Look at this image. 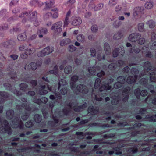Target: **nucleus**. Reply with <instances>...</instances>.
I'll use <instances>...</instances> for the list:
<instances>
[{
    "label": "nucleus",
    "instance_id": "obj_49",
    "mask_svg": "<svg viewBox=\"0 0 156 156\" xmlns=\"http://www.w3.org/2000/svg\"><path fill=\"white\" fill-rule=\"evenodd\" d=\"M122 9L120 5L116 6L115 8V11L117 12L120 11Z\"/></svg>",
    "mask_w": 156,
    "mask_h": 156
},
{
    "label": "nucleus",
    "instance_id": "obj_37",
    "mask_svg": "<svg viewBox=\"0 0 156 156\" xmlns=\"http://www.w3.org/2000/svg\"><path fill=\"white\" fill-rule=\"evenodd\" d=\"M29 66L31 67V69L34 70L36 69L37 66L36 63H31L29 65Z\"/></svg>",
    "mask_w": 156,
    "mask_h": 156
},
{
    "label": "nucleus",
    "instance_id": "obj_47",
    "mask_svg": "<svg viewBox=\"0 0 156 156\" xmlns=\"http://www.w3.org/2000/svg\"><path fill=\"white\" fill-rule=\"evenodd\" d=\"M69 23V21L68 20V18L67 17H66V18L64 22L63 26H67L68 25Z\"/></svg>",
    "mask_w": 156,
    "mask_h": 156
},
{
    "label": "nucleus",
    "instance_id": "obj_3",
    "mask_svg": "<svg viewBox=\"0 0 156 156\" xmlns=\"http://www.w3.org/2000/svg\"><path fill=\"white\" fill-rule=\"evenodd\" d=\"M147 65L148 67L147 68L145 67L144 69H147L148 70V73H149L150 75V78L151 81L152 82L155 81L156 79L155 78V76H153V75L154 74H155L156 73V69L154 70L153 72H151L152 71H150L151 67L150 66V63L149 62H147L145 63V65Z\"/></svg>",
    "mask_w": 156,
    "mask_h": 156
},
{
    "label": "nucleus",
    "instance_id": "obj_43",
    "mask_svg": "<svg viewBox=\"0 0 156 156\" xmlns=\"http://www.w3.org/2000/svg\"><path fill=\"white\" fill-rule=\"evenodd\" d=\"M31 3L32 5H35V6H40V5H39V2L37 1L36 0H33L31 2Z\"/></svg>",
    "mask_w": 156,
    "mask_h": 156
},
{
    "label": "nucleus",
    "instance_id": "obj_12",
    "mask_svg": "<svg viewBox=\"0 0 156 156\" xmlns=\"http://www.w3.org/2000/svg\"><path fill=\"white\" fill-rule=\"evenodd\" d=\"M143 8L141 7H136L134 9V15L135 16H139L141 15L143 11Z\"/></svg>",
    "mask_w": 156,
    "mask_h": 156
},
{
    "label": "nucleus",
    "instance_id": "obj_4",
    "mask_svg": "<svg viewBox=\"0 0 156 156\" xmlns=\"http://www.w3.org/2000/svg\"><path fill=\"white\" fill-rule=\"evenodd\" d=\"M63 24L62 22L61 21L55 23L51 27L52 30H54L56 32L58 33L61 32L62 30L61 27Z\"/></svg>",
    "mask_w": 156,
    "mask_h": 156
},
{
    "label": "nucleus",
    "instance_id": "obj_7",
    "mask_svg": "<svg viewBox=\"0 0 156 156\" xmlns=\"http://www.w3.org/2000/svg\"><path fill=\"white\" fill-rule=\"evenodd\" d=\"M58 9L57 8H54L51 9L50 12L48 13L46 15L48 16H51L53 18H57L58 16Z\"/></svg>",
    "mask_w": 156,
    "mask_h": 156
},
{
    "label": "nucleus",
    "instance_id": "obj_13",
    "mask_svg": "<svg viewBox=\"0 0 156 156\" xmlns=\"http://www.w3.org/2000/svg\"><path fill=\"white\" fill-rule=\"evenodd\" d=\"M82 23V20L80 18L76 17L75 18L72 22V24L74 26H76Z\"/></svg>",
    "mask_w": 156,
    "mask_h": 156
},
{
    "label": "nucleus",
    "instance_id": "obj_6",
    "mask_svg": "<svg viewBox=\"0 0 156 156\" xmlns=\"http://www.w3.org/2000/svg\"><path fill=\"white\" fill-rule=\"evenodd\" d=\"M118 82L116 83L114 85V87L118 89L122 86V84L124 83L125 82V79L123 77L119 76L117 78Z\"/></svg>",
    "mask_w": 156,
    "mask_h": 156
},
{
    "label": "nucleus",
    "instance_id": "obj_19",
    "mask_svg": "<svg viewBox=\"0 0 156 156\" xmlns=\"http://www.w3.org/2000/svg\"><path fill=\"white\" fill-rule=\"evenodd\" d=\"M93 109V106H90L89 107L88 110V112L91 113V114L92 115L97 113L98 112V110L95 109L94 110Z\"/></svg>",
    "mask_w": 156,
    "mask_h": 156
},
{
    "label": "nucleus",
    "instance_id": "obj_54",
    "mask_svg": "<svg viewBox=\"0 0 156 156\" xmlns=\"http://www.w3.org/2000/svg\"><path fill=\"white\" fill-rule=\"evenodd\" d=\"M92 97L94 98L97 101H101L102 100V99L101 98H98L97 97V96L96 95H95L94 94H92Z\"/></svg>",
    "mask_w": 156,
    "mask_h": 156
},
{
    "label": "nucleus",
    "instance_id": "obj_63",
    "mask_svg": "<svg viewBox=\"0 0 156 156\" xmlns=\"http://www.w3.org/2000/svg\"><path fill=\"white\" fill-rule=\"evenodd\" d=\"M104 72L103 71H101L100 73H98L97 74V76H98L99 77H101L102 76L104 75Z\"/></svg>",
    "mask_w": 156,
    "mask_h": 156
},
{
    "label": "nucleus",
    "instance_id": "obj_64",
    "mask_svg": "<svg viewBox=\"0 0 156 156\" xmlns=\"http://www.w3.org/2000/svg\"><path fill=\"white\" fill-rule=\"evenodd\" d=\"M114 25L115 27H117L120 25V24L118 22L115 21L114 23Z\"/></svg>",
    "mask_w": 156,
    "mask_h": 156
},
{
    "label": "nucleus",
    "instance_id": "obj_14",
    "mask_svg": "<svg viewBox=\"0 0 156 156\" xmlns=\"http://www.w3.org/2000/svg\"><path fill=\"white\" fill-rule=\"evenodd\" d=\"M33 101L35 103L40 104L41 103V102L43 103H46L48 101V99L45 97L42 98L40 100L38 99L37 100L36 99L34 98L33 100Z\"/></svg>",
    "mask_w": 156,
    "mask_h": 156
},
{
    "label": "nucleus",
    "instance_id": "obj_18",
    "mask_svg": "<svg viewBox=\"0 0 156 156\" xmlns=\"http://www.w3.org/2000/svg\"><path fill=\"white\" fill-rule=\"evenodd\" d=\"M130 90V88L129 87H127L126 88H125L123 90V93H125L126 94V96L124 98L123 101H126V100H127L128 98V93L129 92V91Z\"/></svg>",
    "mask_w": 156,
    "mask_h": 156
},
{
    "label": "nucleus",
    "instance_id": "obj_58",
    "mask_svg": "<svg viewBox=\"0 0 156 156\" xmlns=\"http://www.w3.org/2000/svg\"><path fill=\"white\" fill-rule=\"evenodd\" d=\"M148 49L147 47L145 46L143 47L141 50V51L143 53L145 52L146 51H147Z\"/></svg>",
    "mask_w": 156,
    "mask_h": 156
},
{
    "label": "nucleus",
    "instance_id": "obj_42",
    "mask_svg": "<svg viewBox=\"0 0 156 156\" xmlns=\"http://www.w3.org/2000/svg\"><path fill=\"white\" fill-rule=\"evenodd\" d=\"M20 87L21 90H25L26 88L27 87V84L24 83L21 84L20 85Z\"/></svg>",
    "mask_w": 156,
    "mask_h": 156
},
{
    "label": "nucleus",
    "instance_id": "obj_29",
    "mask_svg": "<svg viewBox=\"0 0 156 156\" xmlns=\"http://www.w3.org/2000/svg\"><path fill=\"white\" fill-rule=\"evenodd\" d=\"M151 28H153L155 26V24L154 22L151 20L148 21L146 23Z\"/></svg>",
    "mask_w": 156,
    "mask_h": 156
},
{
    "label": "nucleus",
    "instance_id": "obj_46",
    "mask_svg": "<svg viewBox=\"0 0 156 156\" xmlns=\"http://www.w3.org/2000/svg\"><path fill=\"white\" fill-rule=\"evenodd\" d=\"M97 58L99 60H101L102 59H104V57L103 54H98L97 55Z\"/></svg>",
    "mask_w": 156,
    "mask_h": 156
},
{
    "label": "nucleus",
    "instance_id": "obj_51",
    "mask_svg": "<svg viewBox=\"0 0 156 156\" xmlns=\"http://www.w3.org/2000/svg\"><path fill=\"white\" fill-rule=\"evenodd\" d=\"M8 27V25L7 24H4L2 26L0 27V29L1 30H4L6 29Z\"/></svg>",
    "mask_w": 156,
    "mask_h": 156
},
{
    "label": "nucleus",
    "instance_id": "obj_22",
    "mask_svg": "<svg viewBox=\"0 0 156 156\" xmlns=\"http://www.w3.org/2000/svg\"><path fill=\"white\" fill-rule=\"evenodd\" d=\"M104 48L106 54L108 55L110 53V52L109 51L110 50V46L108 43H105L104 44Z\"/></svg>",
    "mask_w": 156,
    "mask_h": 156
},
{
    "label": "nucleus",
    "instance_id": "obj_27",
    "mask_svg": "<svg viewBox=\"0 0 156 156\" xmlns=\"http://www.w3.org/2000/svg\"><path fill=\"white\" fill-rule=\"evenodd\" d=\"M77 39L80 42H82L84 41L85 37L83 34H80L77 36Z\"/></svg>",
    "mask_w": 156,
    "mask_h": 156
},
{
    "label": "nucleus",
    "instance_id": "obj_44",
    "mask_svg": "<svg viewBox=\"0 0 156 156\" xmlns=\"http://www.w3.org/2000/svg\"><path fill=\"white\" fill-rule=\"evenodd\" d=\"M51 3V2H47L46 3V7L44 9L45 10H47L50 9V8L51 7V6L50 5Z\"/></svg>",
    "mask_w": 156,
    "mask_h": 156
},
{
    "label": "nucleus",
    "instance_id": "obj_2",
    "mask_svg": "<svg viewBox=\"0 0 156 156\" xmlns=\"http://www.w3.org/2000/svg\"><path fill=\"white\" fill-rule=\"evenodd\" d=\"M53 51L54 48L53 47H47L41 51L39 52L37 54V56L39 57H42L52 53Z\"/></svg>",
    "mask_w": 156,
    "mask_h": 156
},
{
    "label": "nucleus",
    "instance_id": "obj_35",
    "mask_svg": "<svg viewBox=\"0 0 156 156\" xmlns=\"http://www.w3.org/2000/svg\"><path fill=\"white\" fill-rule=\"evenodd\" d=\"M117 3V0H110L109 3V5L111 6H113Z\"/></svg>",
    "mask_w": 156,
    "mask_h": 156
},
{
    "label": "nucleus",
    "instance_id": "obj_31",
    "mask_svg": "<svg viewBox=\"0 0 156 156\" xmlns=\"http://www.w3.org/2000/svg\"><path fill=\"white\" fill-rule=\"evenodd\" d=\"M67 83L66 81L63 79L59 81L58 83V88L59 89L61 86L65 85L67 84Z\"/></svg>",
    "mask_w": 156,
    "mask_h": 156
},
{
    "label": "nucleus",
    "instance_id": "obj_61",
    "mask_svg": "<svg viewBox=\"0 0 156 156\" xmlns=\"http://www.w3.org/2000/svg\"><path fill=\"white\" fill-rule=\"evenodd\" d=\"M152 48L153 50H156V41L154 42L152 44Z\"/></svg>",
    "mask_w": 156,
    "mask_h": 156
},
{
    "label": "nucleus",
    "instance_id": "obj_16",
    "mask_svg": "<svg viewBox=\"0 0 156 156\" xmlns=\"http://www.w3.org/2000/svg\"><path fill=\"white\" fill-rule=\"evenodd\" d=\"M73 105H74V104H71V105H70L69 107L71 109H73L76 112H79L82 111V110H81L82 107H83L85 105H83L81 106L75 107L74 106H73Z\"/></svg>",
    "mask_w": 156,
    "mask_h": 156
},
{
    "label": "nucleus",
    "instance_id": "obj_5",
    "mask_svg": "<svg viewBox=\"0 0 156 156\" xmlns=\"http://www.w3.org/2000/svg\"><path fill=\"white\" fill-rule=\"evenodd\" d=\"M4 125H5V127H2V130L1 129V128H0V130L1 131V133H7L8 134H10L12 133V131L11 129L9 127V124L7 123L6 121H5L4 122Z\"/></svg>",
    "mask_w": 156,
    "mask_h": 156
},
{
    "label": "nucleus",
    "instance_id": "obj_50",
    "mask_svg": "<svg viewBox=\"0 0 156 156\" xmlns=\"http://www.w3.org/2000/svg\"><path fill=\"white\" fill-rule=\"evenodd\" d=\"M145 39L144 38H140L138 40V42L140 44H143L145 42Z\"/></svg>",
    "mask_w": 156,
    "mask_h": 156
},
{
    "label": "nucleus",
    "instance_id": "obj_55",
    "mask_svg": "<svg viewBox=\"0 0 156 156\" xmlns=\"http://www.w3.org/2000/svg\"><path fill=\"white\" fill-rule=\"evenodd\" d=\"M149 121L152 122H156V115L154 116L151 117L149 119Z\"/></svg>",
    "mask_w": 156,
    "mask_h": 156
},
{
    "label": "nucleus",
    "instance_id": "obj_33",
    "mask_svg": "<svg viewBox=\"0 0 156 156\" xmlns=\"http://www.w3.org/2000/svg\"><path fill=\"white\" fill-rule=\"evenodd\" d=\"M103 7V5L102 4H99L96 6H95L94 10V11H97L100 10Z\"/></svg>",
    "mask_w": 156,
    "mask_h": 156
},
{
    "label": "nucleus",
    "instance_id": "obj_8",
    "mask_svg": "<svg viewBox=\"0 0 156 156\" xmlns=\"http://www.w3.org/2000/svg\"><path fill=\"white\" fill-rule=\"evenodd\" d=\"M13 125H12V127L16 128L18 127H20V128H22L23 126V124L22 122L21 121H19L18 118H15V119H14V121H12Z\"/></svg>",
    "mask_w": 156,
    "mask_h": 156
},
{
    "label": "nucleus",
    "instance_id": "obj_20",
    "mask_svg": "<svg viewBox=\"0 0 156 156\" xmlns=\"http://www.w3.org/2000/svg\"><path fill=\"white\" fill-rule=\"evenodd\" d=\"M46 88H45V86H41V90L39 91V93L41 95H44L46 94L48 92L46 90Z\"/></svg>",
    "mask_w": 156,
    "mask_h": 156
},
{
    "label": "nucleus",
    "instance_id": "obj_34",
    "mask_svg": "<svg viewBox=\"0 0 156 156\" xmlns=\"http://www.w3.org/2000/svg\"><path fill=\"white\" fill-rule=\"evenodd\" d=\"M76 0H69L67 1L66 4L67 6L70 7L73 4L75 3Z\"/></svg>",
    "mask_w": 156,
    "mask_h": 156
},
{
    "label": "nucleus",
    "instance_id": "obj_60",
    "mask_svg": "<svg viewBox=\"0 0 156 156\" xmlns=\"http://www.w3.org/2000/svg\"><path fill=\"white\" fill-rule=\"evenodd\" d=\"M27 54L25 53L24 54H22L20 56L21 58L24 59L27 58Z\"/></svg>",
    "mask_w": 156,
    "mask_h": 156
},
{
    "label": "nucleus",
    "instance_id": "obj_28",
    "mask_svg": "<svg viewBox=\"0 0 156 156\" xmlns=\"http://www.w3.org/2000/svg\"><path fill=\"white\" fill-rule=\"evenodd\" d=\"M72 71V68L70 66H66L65 68L64 72L67 74L70 73Z\"/></svg>",
    "mask_w": 156,
    "mask_h": 156
},
{
    "label": "nucleus",
    "instance_id": "obj_26",
    "mask_svg": "<svg viewBox=\"0 0 156 156\" xmlns=\"http://www.w3.org/2000/svg\"><path fill=\"white\" fill-rule=\"evenodd\" d=\"M34 119L36 122H39L41 120V116L38 114L35 115L34 117Z\"/></svg>",
    "mask_w": 156,
    "mask_h": 156
},
{
    "label": "nucleus",
    "instance_id": "obj_32",
    "mask_svg": "<svg viewBox=\"0 0 156 156\" xmlns=\"http://www.w3.org/2000/svg\"><path fill=\"white\" fill-rule=\"evenodd\" d=\"M100 83L101 80L100 79L98 78L96 80L94 85V87L95 89L99 87Z\"/></svg>",
    "mask_w": 156,
    "mask_h": 156
},
{
    "label": "nucleus",
    "instance_id": "obj_9",
    "mask_svg": "<svg viewBox=\"0 0 156 156\" xmlns=\"http://www.w3.org/2000/svg\"><path fill=\"white\" fill-rule=\"evenodd\" d=\"M140 37V35L137 33L132 34L129 37L128 39L129 41L132 42L136 41L138 38Z\"/></svg>",
    "mask_w": 156,
    "mask_h": 156
},
{
    "label": "nucleus",
    "instance_id": "obj_57",
    "mask_svg": "<svg viewBox=\"0 0 156 156\" xmlns=\"http://www.w3.org/2000/svg\"><path fill=\"white\" fill-rule=\"evenodd\" d=\"M47 30L46 29H42L40 30V32L43 34H45L47 33Z\"/></svg>",
    "mask_w": 156,
    "mask_h": 156
},
{
    "label": "nucleus",
    "instance_id": "obj_48",
    "mask_svg": "<svg viewBox=\"0 0 156 156\" xmlns=\"http://www.w3.org/2000/svg\"><path fill=\"white\" fill-rule=\"evenodd\" d=\"M91 55L92 56H94L96 55V51L94 48H91L90 50Z\"/></svg>",
    "mask_w": 156,
    "mask_h": 156
},
{
    "label": "nucleus",
    "instance_id": "obj_23",
    "mask_svg": "<svg viewBox=\"0 0 156 156\" xmlns=\"http://www.w3.org/2000/svg\"><path fill=\"white\" fill-rule=\"evenodd\" d=\"M26 39V36L25 34H20L18 36V39L20 41H23Z\"/></svg>",
    "mask_w": 156,
    "mask_h": 156
},
{
    "label": "nucleus",
    "instance_id": "obj_36",
    "mask_svg": "<svg viewBox=\"0 0 156 156\" xmlns=\"http://www.w3.org/2000/svg\"><path fill=\"white\" fill-rule=\"evenodd\" d=\"M69 40H63L60 42V45L61 46H65L69 43Z\"/></svg>",
    "mask_w": 156,
    "mask_h": 156
},
{
    "label": "nucleus",
    "instance_id": "obj_38",
    "mask_svg": "<svg viewBox=\"0 0 156 156\" xmlns=\"http://www.w3.org/2000/svg\"><path fill=\"white\" fill-rule=\"evenodd\" d=\"M91 30L92 31L94 32H96L98 29V27L96 25H93L91 27Z\"/></svg>",
    "mask_w": 156,
    "mask_h": 156
},
{
    "label": "nucleus",
    "instance_id": "obj_59",
    "mask_svg": "<svg viewBox=\"0 0 156 156\" xmlns=\"http://www.w3.org/2000/svg\"><path fill=\"white\" fill-rule=\"evenodd\" d=\"M91 15V13L90 12H87L85 14L84 17L85 18H88Z\"/></svg>",
    "mask_w": 156,
    "mask_h": 156
},
{
    "label": "nucleus",
    "instance_id": "obj_39",
    "mask_svg": "<svg viewBox=\"0 0 156 156\" xmlns=\"http://www.w3.org/2000/svg\"><path fill=\"white\" fill-rule=\"evenodd\" d=\"M34 50L33 48L31 49H28L26 51V54L27 55H30L33 53L34 52Z\"/></svg>",
    "mask_w": 156,
    "mask_h": 156
},
{
    "label": "nucleus",
    "instance_id": "obj_17",
    "mask_svg": "<svg viewBox=\"0 0 156 156\" xmlns=\"http://www.w3.org/2000/svg\"><path fill=\"white\" fill-rule=\"evenodd\" d=\"M136 76L135 75L134 77L129 76L128 77L127 80V82L128 83H132L135 82L136 79Z\"/></svg>",
    "mask_w": 156,
    "mask_h": 156
},
{
    "label": "nucleus",
    "instance_id": "obj_41",
    "mask_svg": "<svg viewBox=\"0 0 156 156\" xmlns=\"http://www.w3.org/2000/svg\"><path fill=\"white\" fill-rule=\"evenodd\" d=\"M33 122L32 121H30L25 124V126L29 128L31 127L33 125Z\"/></svg>",
    "mask_w": 156,
    "mask_h": 156
},
{
    "label": "nucleus",
    "instance_id": "obj_62",
    "mask_svg": "<svg viewBox=\"0 0 156 156\" xmlns=\"http://www.w3.org/2000/svg\"><path fill=\"white\" fill-rule=\"evenodd\" d=\"M10 57L13 59L14 60H15L18 57V56L17 55H11L10 56Z\"/></svg>",
    "mask_w": 156,
    "mask_h": 156
},
{
    "label": "nucleus",
    "instance_id": "obj_30",
    "mask_svg": "<svg viewBox=\"0 0 156 156\" xmlns=\"http://www.w3.org/2000/svg\"><path fill=\"white\" fill-rule=\"evenodd\" d=\"M58 67L57 66H55L54 69L53 70H50L49 71V73L51 74H57L58 73V71H57V69H58Z\"/></svg>",
    "mask_w": 156,
    "mask_h": 156
},
{
    "label": "nucleus",
    "instance_id": "obj_45",
    "mask_svg": "<svg viewBox=\"0 0 156 156\" xmlns=\"http://www.w3.org/2000/svg\"><path fill=\"white\" fill-rule=\"evenodd\" d=\"M69 49L70 51H73L76 50V48L73 45H69Z\"/></svg>",
    "mask_w": 156,
    "mask_h": 156
},
{
    "label": "nucleus",
    "instance_id": "obj_21",
    "mask_svg": "<svg viewBox=\"0 0 156 156\" xmlns=\"http://www.w3.org/2000/svg\"><path fill=\"white\" fill-rule=\"evenodd\" d=\"M111 88L110 86H109L108 84H106L104 86L102 85L100 87L99 90L101 91L103 90H109Z\"/></svg>",
    "mask_w": 156,
    "mask_h": 156
},
{
    "label": "nucleus",
    "instance_id": "obj_15",
    "mask_svg": "<svg viewBox=\"0 0 156 156\" xmlns=\"http://www.w3.org/2000/svg\"><path fill=\"white\" fill-rule=\"evenodd\" d=\"M145 8L147 9H151L153 6V3L152 1L147 2L144 5Z\"/></svg>",
    "mask_w": 156,
    "mask_h": 156
},
{
    "label": "nucleus",
    "instance_id": "obj_53",
    "mask_svg": "<svg viewBox=\"0 0 156 156\" xmlns=\"http://www.w3.org/2000/svg\"><path fill=\"white\" fill-rule=\"evenodd\" d=\"M61 92L62 94L63 95L65 94L67 92V90L65 88H62L61 90Z\"/></svg>",
    "mask_w": 156,
    "mask_h": 156
},
{
    "label": "nucleus",
    "instance_id": "obj_1",
    "mask_svg": "<svg viewBox=\"0 0 156 156\" xmlns=\"http://www.w3.org/2000/svg\"><path fill=\"white\" fill-rule=\"evenodd\" d=\"M78 79L77 76H74L72 77L70 80V86L71 89L75 93L77 91L83 93H87L88 90L87 87L83 85H78L76 87H75V82Z\"/></svg>",
    "mask_w": 156,
    "mask_h": 156
},
{
    "label": "nucleus",
    "instance_id": "obj_40",
    "mask_svg": "<svg viewBox=\"0 0 156 156\" xmlns=\"http://www.w3.org/2000/svg\"><path fill=\"white\" fill-rule=\"evenodd\" d=\"M13 114L14 111L12 110H8L7 112L6 115L8 117H10V116H12Z\"/></svg>",
    "mask_w": 156,
    "mask_h": 156
},
{
    "label": "nucleus",
    "instance_id": "obj_10",
    "mask_svg": "<svg viewBox=\"0 0 156 156\" xmlns=\"http://www.w3.org/2000/svg\"><path fill=\"white\" fill-rule=\"evenodd\" d=\"M140 90L139 89H137L135 90L134 94L137 98H138L140 94L142 96H145L147 94V92L145 90L142 91L140 93Z\"/></svg>",
    "mask_w": 156,
    "mask_h": 156
},
{
    "label": "nucleus",
    "instance_id": "obj_11",
    "mask_svg": "<svg viewBox=\"0 0 156 156\" xmlns=\"http://www.w3.org/2000/svg\"><path fill=\"white\" fill-rule=\"evenodd\" d=\"M99 67L93 66L89 67L88 69V71L91 75H94L96 73V72L99 70Z\"/></svg>",
    "mask_w": 156,
    "mask_h": 156
},
{
    "label": "nucleus",
    "instance_id": "obj_56",
    "mask_svg": "<svg viewBox=\"0 0 156 156\" xmlns=\"http://www.w3.org/2000/svg\"><path fill=\"white\" fill-rule=\"evenodd\" d=\"M89 8L90 9H94L95 6V5L93 2H91L89 4Z\"/></svg>",
    "mask_w": 156,
    "mask_h": 156
},
{
    "label": "nucleus",
    "instance_id": "obj_24",
    "mask_svg": "<svg viewBox=\"0 0 156 156\" xmlns=\"http://www.w3.org/2000/svg\"><path fill=\"white\" fill-rule=\"evenodd\" d=\"M122 37V34L120 32L116 33L114 35L113 38L115 40H118L120 39Z\"/></svg>",
    "mask_w": 156,
    "mask_h": 156
},
{
    "label": "nucleus",
    "instance_id": "obj_25",
    "mask_svg": "<svg viewBox=\"0 0 156 156\" xmlns=\"http://www.w3.org/2000/svg\"><path fill=\"white\" fill-rule=\"evenodd\" d=\"M144 24L143 23H140L138 24V28L140 32H144L145 31V29L144 28Z\"/></svg>",
    "mask_w": 156,
    "mask_h": 156
},
{
    "label": "nucleus",
    "instance_id": "obj_52",
    "mask_svg": "<svg viewBox=\"0 0 156 156\" xmlns=\"http://www.w3.org/2000/svg\"><path fill=\"white\" fill-rule=\"evenodd\" d=\"M118 55V50L117 49H115L114 51L113 52V55L114 57H116Z\"/></svg>",
    "mask_w": 156,
    "mask_h": 156
}]
</instances>
